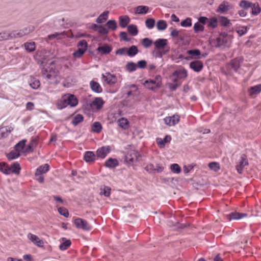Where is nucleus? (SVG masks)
<instances>
[{
	"label": "nucleus",
	"mask_w": 261,
	"mask_h": 261,
	"mask_svg": "<svg viewBox=\"0 0 261 261\" xmlns=\"http://www.w3.org/2000/svg\"><path fill=\"white\" fill-rule=\"evenodd\" d=\"M127 31L132 36H136L138 33L137 27L134 24H130L127 27Z\"/></svg>",
	"instance_id": "obj_37"
},
{
	"label": "nucleus",
	"mask_w": 261,
	"mask_h": 261,
	"mask_svg": "<svg viewBox=\"0 0 261 261\" xmlns=\"http://www.w3.org/2000/svg\"><path fill=\"white\" fill-rule=\"evenodd\" d=\"M138 49L136 46L132 45L129 48H127V55L129 57H134L138 53Z\"/></svg>",
	"instance_id": "obj_34"
},
{
	"label": "nucleus",
	"mask_w": 261,
	"mask_h": 261,
	"mask_svg": "<svg viewBox=\"0 0 261 261\" xmlns=\"http://www.w3.org/2000/svg\"><path fill=\"white\" fill-rule=\"evenodd\" d=\"M28 238L35 245L39 247H42L44 246V242L40 239L38 236L31 233L28 234Z\"/></svg>",
	"instance_id": "obj_11"
},
{
	"label": "nucleus",
	"mask_w": 261,
	"mask_h": 261,
	"mask_svg": "<svg viewBox=\"0 0 261 261\" xmlns=\"http://www.w3.org/2000/svg\"><path fill=\"white\" fill-rule=\"evenodd\" d=\"M180 25L183 27H188L192 25V20L190 18H187L180 23Z\"/></svg>",
	"instance_id": "obj_52"
},
{
	"label": "nucleus",
	"mask_w": 261,
	"mask_h": 261,
	"mask_svg": "<svg viewBox=\"0 0 261 261\" xmlns=\"http://www.w3.org/2000/svg\"><path fill=\"white\" fill-rule=\"evenodd\" d=\"M155 24V20L153 18H148L145 21L146 27L149 29H152Z\"/></svg>",
	"instance_id": "obj_47"
},
{
	"label": "nucleus",
	"mask_w": 261,
	"mask_h": 261,
	"mask_svg": "<svg viewBox=\"0 0 261 261\" xmlns=\"http://www.w3.org/2000/svg\"><path fill=\"white\" fill-rule=\"evenodd\" d=\"M49 170V166L48 164H44V165L40 166L37 169L35 172V176L40 175L42 174L46 173Z\"/></svg>",
	"instance_id": "obj_23"
},
{
	"label": "nucleus",
	"mask_w": 261,
	"mask_h": 261,
	"mask_svg": "<svg viewBox=\"0 0 261 261\" xmlns=\"http://www.w3.org/2000/svg\"><path fill=\"white\" fill-rule=\"evenodd\" d=\"M35 60L41 69L42 76L47 80L55 78L57 76L56 69L54 67V62H49L43 54H37Z\"/></svg>",
	"instance_id": "obj_1"
},
{
	"label": "nucleus",
	"mask_w": 261,
	"mask_h": 261,
	"mask_svg": "<svg viewBox=\"0 0 261 261\" xmlns=\"http://www.w3.org/2000/svg\"><path fill=\"white\" fill-rule=\"evenodd\" d=\"M30 85L33 89H36L40 86V82L38 80H35L30 84Z\"/></svg>",
	"instance_id": "obj_60"
},
{
	"label": "nucleus",
	"mask_w": 261,
	"mask_h": 261,
	"mask_svg": "<svg viewBox=\"0 0 261 261\" xmlns=\"http://www.w3.org/2000/svg\"><path fill=\"white\" fill-rule=\"evenodd\" d=\"M119 125L122 128L126 129L128 127V120L124 118H121L118 120Z\"/></svg>",
	"instance_id": "obj_46"
},
{
	"label": "nucleus",
	"mask_w": 261,
	"mask_h": 261,
	"mask_svg": "<svg viewBox=\"0 0 261 261\" xmlns=\"http://www.w3.org/2000/svg\"><path fill=\"white\" fill-rule=\"evenodd\" d=\"M84 158L86 162H91L97 161L96 155L93 151H86L85 153Z\"/></svg>",
	"instance_id": "obj_19"
},
{
	"label": "nucleus",
	"mask_w": 261,
	"mask_h": 261,
	"mask_svg": "<svg viewBox=\"0 0 261 261\" xmlns=\"http://www.w3.org/2000/svg\"><path fill=\"white\" fill-rule=\"evenodd\" d=\"M13 130L11 126L3 127L0 128V137L6 138Z\"/></svg>",
	"instance_id": "obj_25"
},
{
	"label": "nucleus",
	"mask_w": 261,
	"mask_h": 261,
	"mask_svg": "<svg viewBox=\"0 0 261 261\" xmlns=\"http://www.w3.org/2000/svg\"><path fill=\"white\" fill-rule=\"evenodd\" d=\"M104 104V102L101 97H96L92 102V105L96 107L97 110L100 109Z\"/></svg>",
	"instance_id": "obj_30"
},
{
	"label": "nucleus",
	"mask_w": 261,
	"mask_h": 261,
	"mask_svg": "<svg viewBox=\"0 0 261 261\" xmlns=\"http://www.w3.org/2000/svg\"><path fill=\"white\" fill-rule=\"evenodd\" d=\"M112 47L107 44H104L96 49L97 51L101 55L109 54L112 51Z\"/></svg>",
	"instance_id": "obj_18"
},
{
	"label": "nucleus",
	"mask_w": 261,
	"mask_h": 261,
	"mask_svg": "<svg viewBox=\"0 0 261 261\" xmlns=\"http://www.w3.org/2000/svg\"><path fill=\"white\" fill-rule=\"evenodd\" d=\"M26 140H22L16 144L15 146V149L19 152L22 153L25 152L24 146Z\"/></svg>",
	"instance_id": "obj_27"
},
{
	"label": "nucleus",
	"mask_w": 261,
	"mask_h": 261,
	"mask_svg": "<svg viewBox=\"0 0 261 261\" xmlns=\"http://www.w3.org/2000/svg\"><path fill=\"white\" fill-rule=\"evenodd\" d=\"M107 75L102 74V78L107 82L109 85H113L117 82V78L114 74H111L109 72L106 73Z\"/></svg>",
	"instance_id": "obj_16"
},
{
	"label": "nucleus",
	"mask_w": 261,
	"mask_h": 261,
	"mask_svg": "<svg viewBox=\"0 0 261 261\" xmlns=\"http://www.w3.org/2000/svg\"><path fill=\"white\" fill-rule=\"evenodd\" d=\"M21 168L19 164H0V171L4 174H18Z\"/></svg>",
	"instance_id": "obj_3"
},
{
	"label": "nucleus",
	"mask_w": 261,
	"mask_h": 261,
	"mask_svg": "<svg viewBox=\"0 0 261 261\" xmlns=\"http://www.w3.org/2000/svg\"><path fill=\"white\" fill-rule=\"evenodd\" d=\"M180 117L178 115H173L172 116L166 117L164 119V121L168 125H175L178 123L179 121Z\"/></svg>",
	"instance_id": "obj_10"
},
{
	"label": "nucleus",
	"mask_w": 261,
	"mask_h": 261,
	"mask_svg": "<svg viewBox=\"0 0 261 261\" xmlns=\"http://www.w3.org/2000/svg\"><path fill=\"white\" fill-rule=\"evenodd\" d=\"M228 40L227 38H224L222 37H218L216 39V43L215 45L216 47H220L227 43Z\"/></svg>",
	"instance_id": "obj_33"
},
{
	"label": "nucleus",
	"mask_w": 261,
	"mask_h": 261,
	"mask_svg": "<svg viewBox=\"0 0 261 261\" xmlns=\"http://www.w3.org/2000/svg\"><path fill=\"white\" fill-rule=\"evenodd\" d=\"M25 50L29 53L34 51L36 49L35 43L34 42H26L23 44Z\"/></svg>",
	"instance_id": "obj_28"
},
{
	"label": "nucleus",
	"mask_w": 261,
	"mask_h": 261,
	"mask_svg": "<svg viewBox=\"0 0 261 261\" xmlns=\"http://www.w3.org/2000/svg\"><path fill=\"white\" fill-rule=\"evenodd\" d=\"M109 11H105L101 14L96 19V21L98 23H102L106 21L108 17Z\"/></svg>",
	"instance_id": "obj_32"
},
{
	"label": "nucleus",
	"mask_w": 261,
	"mask_h": 261,
	"mask_svg": "<svg viewBox=\"0 0 261 261\" xmlns=\"http://www.w3.org/2000/svg\"><path fill=\"white\" fill-rule=\"evenodd\" d=\"M12 38H11V32H3L0 33V41Z\"/></svg>",
	"instance_id": "obj_45"
},
{
	"label": "nucleus",
	"mask_w": 261,
	"mask_h": 261,
	"mask_svg": "<svg viewBox=\"0 0 261 261\" xmlns=\"http://www.w3.org/2000/svg\"><path fill=\"white\" fill-rule=\"evenodd\" d=\"M155 49L153 52H155L156 49H164L167 46V40L166 39H158L154 42Z\"/></svg>",
	"instance_id": "obj_15"
},
{
	"label": "nucleus",
	"mask_w": 261,
	"mask_h": 261,
	"mask_svg": "<svg viewBox=\"0 0 261 261\" xmlns=\"http://www.w3.org/2000/svg\"><path fill=\"white\" fill-rule=\"evenodd\" d=\"M78 104V100L74 95L65 94L61 100L58 101L57 107L58 109L61 110L66 107L68 105L71 107H75Z\"/></svg>",
	"instance_id": "obj_2"
},
{
	"label": "nucleus",
	"mask_w": 261,
	"mask_h": 261,
	"mask_svg": "<svg viewBox=\"0 0 261 261\" xmlns=\"http://www.w3.org/2000/svg\"><path fill=\"white\" fill-rule=\"evenodd\" d=\"M111 150L110 146H102L99 148L96 152V158L97 161L99 159H103L109 154Z\"/></svg>",
	"instance_id": "obj_6"
},
{
	"label": "nucleus",
	"mask_w": 261,
	"mask_h": 261,
	"mask_svg": "<svg viewBox=\"0 0 261 261\" xmlns=\"http://www.w3.org/2000/svg\"><path fill=\"white\" fill-rule=\"evenodd\" d=\"M217 25V20L215 18H212L210 21L208 20L207 26L212 28H215Z\"/></svg>",
	"instance_id": "obj_57"
},
{
	"label": "nucleus",
	"mask_w": 261,
	"mask_h": 261,
	"mask_svg": "<svg viewBox=\"0 0 261 261\" xmlns=\"http://www.w3.org/2000/svg\"><path fill=\"white\" fill-rule=\"evenodd\" d=\"M119 37L121 40H123L126 42H128L130 40V39L127 37V33L125 32H121L119 34Z\"/></svg>",
	"instance_id": "obj_58"
},
{
	"label": "nucleus",
	"mask_w": 261,
	"mask_h": 261,
	"mask_svg": "<svg viewBox=\"0 0 261 261\" xmlns=\"http://www.w3.org/2000/svg\"><path fill=\"white\" fill-rule=\"evenodd\" d=\"M119 25L122 28H125L129 23L130 19L127 15L121 16L119 17Z\"/></svg>",
	"instance_id": "obj_21"
},
{
	"label": "nucleus",
	"mask_w": 261,
	"mask_h": 261,
	"mask_svg": "<svg viewBox=\"0 0 261 261\" xmlns=\"http://www.w3.org/2000/svg\"><path fill=\"white\" fill-rule=\"evenodd\" d=\"M171 140V137L170 136L167 135L166 137L163 139H157V143L161 147H162L164 146L166 143L169 142Z\"/></svg>",
	"instance_id": "obj_35"
},
{
	"label": "nucleus",
	"mask_w": 261,
	"mask_h": 261,
	"mask_svg": "<svg viewBox=\"0 0 261 261\" xmlns=\"http://www.w3.org/2000/svg\"><path fill=\"white\" fill-rule=\"evenodd\" d=\"M90 87L92 91L96 93H101L102 89L98 83L92 81L90 83Z\"/></svg>",
	"instance_id": "obj_24"
},
{
	"label": "nucleus",
	"mask_w": 261,
	"mask_h": 261,
	"mask_svg": "<svg viewBox=\"0 0 261 261\" xmlns=\"http://www.w3.org/2000/svg\"><path fill=\"white\" fill-rule=\"evenodd\" d=\"M34 30V27L33 26H30L19 31H13L11 32V38H21L29 34L30 33L33 32Z\"/></svg>",
	"instance_id": "obj_5"
},
{
	"label": "nucleus",
	"mask_w": 261,
	"mask_h": 261,
	"mask_svg": "<svg viewBox=\"0 0 261 261\" xmlns=\"http://www.w3.org/2000/svg\"><path fill=\"white\" fill-rule=\"evenodd\" d=\"M144 85L147 88L151 90H154L156 89H159L161 87L158 82L154 81V80L151 79L145 81Z\"/></svg>",
	"instance_id": "obj_12"
},
{
	"label": "nucleus",
	"mask_w": 261,
	"mask_h": 261,
	"mask_svg": "<svg viewBox=\"0 0 261 261\" xmlns=\"http://www.w3.org/2000/svg\"><path fill=\"white\" fill-rule=\"evenodd\" d=\"M193 29L195 33H198L199 32L203 31L204 30V27L202 24L197 22L195 23Z\"/></svg>",
	"instance_id": "obj_49"
},
{
	"label": "nucleus",
	"mask_w": 261,
	"mask_h": 261,
	"mask_svg": "<svg viewBox=\"0 0 261 261\" xmlns=\"http://www.w3.org/2000/svg\"><path fill=\"white\" fill-rule=\"evenodd\" d=\"M164 167L160 164H147L145 167L146 171L150 173L161 172L163 171Z\"/></svg>",
	"instance_id": "obj_9"
},
{
	"label": "nucleus",
	"mask_w": 261,
	"mask_h": 261,
	"mask_svg": "<svg viewBox=\"0 0 261 261\" xmlns=\"http://www.w3.org/2000/svg\"><path fill=\"white\" fill-rule=\"evenodd\" d=\"M77 46L79 48H83L85 50H87V47H88V44H87V41L85 40H81L77 43Z\"/></svg>",
	"instance_id": "obj_54"
},
{
	"label": "nucleus",
	"mask_w": 261,
	"mask_h": 261,
	"mask_svg": "<svg viewBox=\"0 0 261 261\" xmlns=\"http://www.w3.org/2000/svg\"><path fill=\"white\" fill-rule=\"evenodd\" d=\"M232 8L233 6L231 4L228 2L224 1L219 5L216 10V12L220 13H225Z\"/></svg>",
	"instance_id": "obj_8"
},
{
	"label": "nucleus",
	"mask_w": 261,
	"mask_h": 261,
	"mask_svg": "<svg viewBox=\"0 0 261 261\" xmlns=\"http://www.w3.org/2000/svg\"><path fill=\"white\" fill-rule=\"evenodd\" d=\"M73 223L77 228L85 231H89L92 229V226L86 220L80 218H74Z\"/></svg>",
	"instance_id": "obj_4"
},
{
	"label": "nucleus",
	"mask_w": 261,
	"mask_h": 261,
	"mask_svg": "<svg viewBox=\"0 0 261 261\" xmlns=\"http://www.w3.org/2000/svg\"><path fill=\"white\" fill-rule=\"evenodd\" d=\"M252 3L249 1L242 0L240 1L239 3V6L244 9H248L249 8H251V6H252Z\"/></svg>",
	"instance_id": "obj_40"
},
{
	"label": "nucleus",
	"mask_w": 261,
	"mask_h": 261,
	"mask_svg": "<svg viewBox=\"0 0 261 261\" xmlns=\"http://www.w3.org/2000/svg\"><path fill=\"white\" fill-rule=\"evenodd\" d=\"M247 32V28L246 27H241L239 28L238 30L237 31V33L240 36H242L243 35L245 34Z\"/></svg>",
	"instance_id": "obj_59"
},
{
	"label": "nucleus",
	"mask_w": 261,
	"mask_h": 261,
	"mask_svg": "<svg viewBox=\"0 0 261 261\" xmlns=\"http://www.w3.org/2000/svg\"><path fill=\"white\" fill-rule=\"evenodd\" d=\"M102 129V126L100 122H95L92 125L91 131L96 133H99Z\"/></svg>",
	"instance_id": "obj_38"
},
{
	"label": "nucleus",
	"mask_w": 261,
	"mask_h": 261,
	"mask_svg": "<svg viewBox=\"0 0 261 261\" xmlns=\"http://www.w3.org/2000/svg\"><path fill=\"white\" fill-rule=\"evenodd\" d=\"M99 34L102 35H107L108 34V30L103 27L101 25H99V29L97 31Z\"/></svg>",
	"instance_id": "obj_63"
},
{
	"label": "nucleus",
	"mask_w": 261,
	"mask_h": 261,
	"mask_svg": "<svg viewBox=\"0 0 261 261\" xmlns=\"http://www.w3.org/2000/svg\"><path fill=\"white\" fill-rule=\"evenodd\" d=\"M142 43L144 47L148 48L152 44V41L148 38H145L142 39Z\"/></svg>",
	"instance_id": "obj_51"
},
{
	"label": "nucleus",
	"mask_w": 261,
	"mask_h": 261,
	"mask_svg": "<svg viewBox=\"0 0 261 261\" xmlns=\"http://www.w3.org/2000/svg\"><path fill=\"white\" fill-rule=\"evenodd\" d=\"M20 155V153L15 149L11 151L7 154V158L9 161L14 160L18 158Z\"/></svg>",
	"instance_id": "obj_42"
},
{
	"label": "nucleus",
	"mask_w": 261,
	"mask_h": 261,
	"mask_svg": "<svg viewBox=\"0 0 261 261\" xmlns=\"http://www.w3.org/2000/svg\"><path fill=\"white\" fill-rule=\"evenodd\" d=\"M167 27V24L165 20H160L156 23V28L159 31L165 30Z\"/></svg>",
	"instance_id": "obj_39"
},
{
	"label": "nucleus",
	"mask_w": 261,
	"mask_h": 261,
	"mask_svg": "<svg viewBox=\"0 0 261 261\" xmlns=\"http://www.w3.org/2000/svg\"><path fill=\"white\" fill-rule=\"evenodd\" d=\"M243 62V59L241 58H236L231 60L228 66L236 72L240 68L241 63Z\"/></svg>",
	"instance_id": "obj_14"
},
{
	"label": "nucleus",
	"mask_w": 261,
	"mask_h": 261,
	"mask_svg": "<svg viewBox=\"0 0 261 261\" xmlns=\"http://www.w3.org/2000/svg\"><path fill=\"white\" fill-rule=\"evenodd\" d=\"M247 216L246 213H241L237 212H234L227 214L226 217L229 221L232 220H239Z\"/></svg>",
	"instance_id": "obj_13"
},
{
	"label": "nucleus",
	"mask_w": 261,
	"mask_h": 261,
	"mask_svg": "<svg viewBox=\"0 0 261 261\" xmlns=\"http://www.w3.org/2000/svg\"><path fill=\"white\" fill-rule=\"evenodd\" d=\"M111 188L105 186L102 189H101L100 194L104 195L105 196H109L111 193Z\"/></svg>",
	"instance_id": "obj_56"
},
{
	"label": "nucleus",
	"mask_w": 261,
	"mask_h": 261,
	"mask_svg": "<svg viewBox=\"0 0 261 261\" xmlns=\"http://www.w3.org/2000/svg\"><path fill=\"white\" fill-rule=\"evenodd\" d=\"M261 92V84L251 87L248 89V93L250 96L257 95Z\"/></svg>",
	"instance_id": "obj_20"
},
{
	"label": "nucleus",
	"mask_w": 261,
	"mask_h": 261,
	"mask_svg": "<svg viewBox=\"0 0 261 261\" xmlns=\"http://www.w3.org/2000/svg\"><path fill=\"white\" fill-rule=\"evenodd\" d=\"M251 13L253 15H258L261 11V8L259 7L257 3H253L252 6L251 7Z\"/></svg>",
	"instance_id": "obj_31"
},
{
	"label": "nucleus",
	"mask_w": 261,
	"mask_h": 261,
	"mask_svg": "<svg viewBox=\"0 0 261 261\" xmlns=\"http://www.w3.org/2000/svg\"><path fill=\"white\" fill-rule=\"evenodd\" d=\"M86 51V50L83 48H78L77 50L72 54V55L75 58H80L83 56Z\"/></svg>",
	"instance_id": "obj_48"
},
{
	"label": "nucleus",
	"mask_w": 261,
	"mask_h": 261,
	"mask_svg": "<svg viewBox=\"0 0 261 261\" xmlns=\"http://www.w3.org/2000/svg\"><path fill=\"white\" fill-rule=\"evenodd\" d=\"M208 166L210 169L215 172L218 171L220 168L219 164H208Z\"/></svg>",
	"instance_id": "obj_64"
},
{
	"label": "nucleus",
	"mask_w": 261,
	"mask_h": 261,
	"mask_svg": "<svg viewBox=\"0 0 261 261\" xmlns=\"http://www.w3.org/2000/svg\"><path fill=\"white\" fill-rule=\"evenodd\" d=\"M187 54L192 56L198 57L197 59H200L201 51L198 49H191L187 51Z\"/></svg>",
	"instance_id": "obj_43"
},
{
	"label": "nucleus",
	"mask_w": 261,
	"mask_h": 261,
	"mask_svg": "<svg viewBox=\"0 0 261 261\" xmlns=\"http://www.w3.org/2000/svg\"><path fill=\"white\" fill-rule=\"evenodd\" d=\"M219 22L223 27H228L231 25L230 20L225 16H220L219 19Z\"/></svg>",
	"instance_id": "obj_36"
},
{
	"label": "nucleus",
	"mask_w": 261,
	"mask_h": 261,
	"mask_svg": "<svg viewBox=\"0 0 261 261\" xmlns=\"http://www.w3.org/2000/svg\"><path fill=\"white\" fill-rule=\"evenodd\" d=\"M58 211L60 215L64 216L65 217L67 218L69 216L68 211L66 208L60 207L58 208Z\"/></svg>",
	"instance_id": "obj_53"
},
{
	"label": "nucleus",
	"mask_w": 261,
	"mask_h": 261,
	"mask_svg": "<svg viewBox=\"0 0 261 261\" xmlns=\"http://www.w3.org/2000/svg\"><path fill=\"white\" fill-rule=\"evenodd\" d=\"M181 85V83H170L169 84V87L171 91H175L176 89L179 87Z\"/></svg>",
	"instance_id": "obj_62"
},
{
	"label": "nucleus",
	"mask_w": 261,
	"mask_h": 261,
	"mask_svg": "<svg viewBox=\"0 0 261 261\" xmlns=\"http://www.w3.org/2000/svg\"><path fill=\"white\" fill-rule=\"evenodd\" d=\"M149 11V7L146 6H138L135 8V13L136 14H145Z\"/></svg>",
	"instance_id": "obj_22"
},
{
	"label": "nucleus",
	"mask_w": 261,
	"mask_h": 261,
	"mask_svg": "<svg viewBox=\"0 0 261 261\" xmlns=\"http://www.w3.org/2000/svg\"><path fill=\"white\" fill-rule=\"evenodd\" d=\"M107 26L109 29L112 31H115L117 28L116 22L115 20H109L106 23Z\"/></svg>",
	"instance_id": "obj_41"
},
{
	"label": "nucleus",
	"mask_w": 261,
	"mask_h": 261,
	"mask_svg": "<svg viewBox=\"0 0 261 261\" xmlns=\"http://www.w3.org/2000/svg\"><path fill=\"white\" fill-rule=\"evenodd\" d=\"M139 158V153L135 150H133L130 151L125 155V161L127 163L140 162Z\"/></svg>",
	"instance_id": "obj_7"
},
{
	"label": "nucleus",
	"mask_w": 261,
	"mask_h": 261,
	"mask_svg": "<svg viewBox=\"0 0 261 261\" xmlns=\"http://www.w3.org/2000/svg\"><path fill=\"white\" fill-rule=\"evenodd\" d=\"M126 69L129 72H133L137 69V64L133 62H129L126 65Z\"/></svg>",
	"instance_id": "obj_44"
},
{
	"label": "nucleus",
	"mask_w": 261,
	"mask_h": 261,
	"mask_svg": "<svg viewBox=\"0 0 261 261\" xmlns=\"http://www.w3.org/2000/svg\"><path fill=\"white\" fill-rule=\"evenodd\" d=\"M170 169L175 173H179L181 171L178 164H172L170 166Z\"/></svg>",
	"instance_id": "obj_55"
},
{
	"label": "nucleus",
	"mask_w": 261,
	"mask_h": 261,
	"mask_svg": "<svg viewBox=\"0 0 261 261\" xmlns=\"http://www.w3.org/2000/svg\"><path fill=\"white\" fill-rule=\"evenodd\" d=\"M127 53V48L126 47H122L117 49L115 51L116 55H124L125 53Z\"/></svg>",
	"instance_id": "obj_61"
},
{
	"label": "nucleus",
	"mask_w": 261,
	"mask_h": 261,
	"mask_svg": "<svg viewBox=\"0 0 261 261\" xmlns=\"http://www.w3.org/2000/svg\"><path fill=\"white\" fill-rule=\"evenodd\" d=\"M173 72L179 79H184L187 76V71L185 68L176 70Z\"/></svg>",
	"instance_id": "obj_26"
},
{
	"label": "nucleus",
	"mask_w": 261,
	"mask_h": 261,
	"mask_svg": "<svg viewBox=\"0 0 261 261\" xmlns=\"http://www.w3.org/2000/svg\"><path fill=\"white\" fill-rule=\"evenodd\" d=\"M190 67L195 72H199L203 68V65L201 61L195 60L190 63Z\"/></svg>",
	"instance_id": "obj_17"
},
{
	"label": "nucleus",
	"mask_w": 261,
	"mask_h": 261,
	"mask_svg": "<svg viewBox=\"0 0 261 261\" xmlns=\"http://www.w3.org/2000/svg\"><path fill=\"white\" fill-rule=\"evenodd\" d=\"M84 120V117L81 114L76 115L72 119L71 123L74 126H76L80 123L83 122Z\"/></svg>",
	"instance_id": "obj_29"
},
{
	"label": "nucleus",
	"mask_w": 261,
	"mask_h": 261,
	"mask_svg": "<svg viewBox=\"0 0 261 261\" xmlns=\"http://www.w3.org/2000/svg\"><path fill=\"white\" fill-rule=\"evenodd\" d=\"M71 241L69 240H66L60 245V249L61 250H65L71 245Z\"/></svg>",
	"instance_id": "obj_50"
}]
</instances>
